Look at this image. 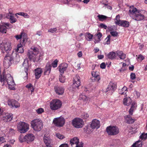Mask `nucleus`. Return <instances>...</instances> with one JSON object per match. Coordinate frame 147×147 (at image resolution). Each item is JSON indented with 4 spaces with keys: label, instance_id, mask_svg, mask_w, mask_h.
<instances>
[{
    "label": "nucleus",
    "instance_id": "f257e3e1",
    "mask_svg": "<svg viewBox=\"0 0 147 147\" xmlns=\"http://www.w3.org/2000/svg\"><path fill=\"white\" fill-rule=\"evenodd\" d=\"M38 49L36 47H31L28 50L27 55L31 61L34 62H40L42 59V55L39 54Z\"/></svg>",
    "mask_w": 147,
    "mask_h": 147
},
{
    "label": "nucleus",
    "instance_id": "f03ea898",
    "mask_svg": "<svg viewBox=\"0 0 147 147\" xmlns=\"http://www.w3.org/2000/svg\"><path fill=\"white\" fill-rule=\"evenodd\" d=\"M0 80L1 82L6 81L9 85V88L11 90H15V84L13 78L10 74H7L5 75H0Z\"/></svg>",
    "mask_w": 147,
    "mask_h": 147
},
{
    "label": "nucleus",
    "instance_id": "7ed1b4c3",
    "mask_svg": "<svg viewBox=\"0 0 147 147\" xmlns=\"http://www.w3.org/2000/svg\"><path fill=\"white\" fill-rule=\"evenodd\" d=\"M31 125L33 130L36 131H40L43 127L42 121L39 119H36L32 121Z\"/></svg>",
    "mask_w": 147,
    "mask_h": 147
},
{
    "label": "nucleus",
    "instance_id": "20e7f679",
    "mask_svg": "<svg viewBox=\"0 0 147 147\" xmlns=\"http://www.w3.org/2000/svg\"><path fill=\"white\" fill-rule=\"evenodd\" d=\"M29 128V125L24 122H20L17 125V128L21 133H24L28 131Z\"/></svg>",
    "mask_w": 147,
    "mask_h": 147
},
{
    "label": "nucleus",
    "instance_id": "39448f33",
    "mask_svg": "<svg viewBox=\"0 0 147 147\" xmlns=\"http://www.w3.org/2000/svg\"><path fill=\"white\" fill-rule=\"evenodd\" d=\"M147 17V12L143 10L138 11L133 16V19L137 21H140Z\"/></svg>",
    "mask_w": 147,
    "mask_h": 147
},
{
    "label": "nucleus",
    "instance_id": "423d86ee",
    "mask_svg": "<svg viewBox=\"0 0 147 147\" xmlns=\"http://www.w3.org/2000/svg\"><path fill=\"white\" fill-rule=\"evenodd\" d=\"M62 103L60 100L57 99L52 100L50 104L51 109L52 110H56L61 108Z\"/></svg>",
    "mask_w": 147,
    "mask_h": 147
},
{
    "label": "nucleus",
    "instance_id": "0eeeda50",
    "mask_svg": "<svg viewBox=\"0 0 147 147\" xmlns=\"http://www.w3.org/2000/svg\"><path fill=\"white\" fill-rule=\"evenodd\" d=\"M106 130L108 134L111 136L116 135L118 134L119 132V129L116 126L107 127Z\"/></svg>",
    "mask_w": 147,
    "mask_h": 147
},
{
    "label": "nucleus",
    "instance_id": "6e6552de",
    "mask_svg": "<svg viewBox=\"0 0 147 147\" xmlns=\"http://www.w3.org/2000/svg\"><path fill=\"white\" fill-rule=\"evenodd\" d=\"M13 59L10 54L8 53L6 55L3 61V65L5 68H7L11 65Z\"/></svg>",
    "mask_w": 147,
    "mask_h": 147
},
{
    "label": "nucleus",
    "instance_id": "1a4fd4ad",
    "mask_svg": "<svg viewBox=\"0 0 147 147\" xmlns=\"http://www.w3.org/2000/svg\"><path fill=\"white\" fill-rule=\"evenodd\" d=\"M53 123L56 126L62 127L65 124V120L63 117H61L56 118L54 119Z\"/></svg>",
    "mask_w": 147,
    "mask_h": 147
},
{
    "label": "nucleus",
    "instance_id": "9d476101",
    "mask_svg": "<svg viewBox=\"0 0 147 147\" xmlns=\"http://www.w3.org/2000/svg\"><path fill=\"white\" fill-rule=\"evenodd\" d=\"M72 124L75 127L77 128H81L83 126L84 121L80 118H76L73 120Z\"/></svg>",
    "mask_w": 147,
    "mask_h": 147
},
{
    "label": "nucleus",
    "instance_id": "9b49d317",
    "mask_svg": "<svg viewBox=\"0 0 147 147\" xmlns=\"http://www.w3.org/2000/svg\"><path fill=\"white\" fill-rule=\"evenodd\" d=\"M14 37L17 40L22 39V41H21V42L23 45L27 41V36L26 34L24 32H22L19 34L16 35L14 36Z\"/></svg>",
    "mask_w": 147,
    "mask_h": 147
},
{
    "label": "nucleus",
    "instance_id": "f8f14e48",
    "mask_svg": "<svg viewBox=\"0 0 147 147\" xmlns=\"http://www.w3.org/2000/svg\"><path fill=\"white\" fill-rule=\"evenodd\" d=\"M23 66L24 67V72L25 74V79H27V76L28 75V71L29 69V66L28 63V60L27 58H26L23 63Z\"/></svg>",
    "mask_w": 147,
    "mask_h": 147
},
{
    "label": "nucleus",
    "instance_id": "ddd939ff",
    "mask_svg": "<svg viewBox=\"0 0 147 147\" xmlns=\"http://www.w3.org/2000/svg\"><path fill=\"white\" fill-rule=\"evenodd\" d=\"M80 78L78 75H76L74 78L73 87V88H78L80 85Z\"/></svg>",
    "mask_w": 147,
    "mask_h": 147
},
{
    "label": "nucleus",
    "instance_id": "4468645a",
    "mask_svg": "<svg viewBox=\"0 0 147 147\" xmlns=\"http://www.w3.org/2000/svg\"><path fill=\"white\" fill-rule=\"evenodd\" d=\"M8 104L10 107L12 108L14 107L17 108L20 106L19 104L17 101L13 99L8 100Z\"/></svg>",
    "mask_w": 147,
    "mask_h": 147
},
{
    "label": "nucleus",
    "instance_id": "2eb2a0df",
    "mask_svg": "<svg viewBox=\"0 0 147 147\" xmlns=\"http://www.w3.org/2000/svg\"><path fill=\"white\" fill-rule=\"evenodd\" d=\"M68 67L67 64L63 63L61 64L57 68L61 73V74H63L65 71Z\"/></svg>",
    "mask_w": 147,
    "mask_h": 147
},
{
    "label": "nucleus",
    "instance_id": "dca6fc26",
    "mask_svg": "<svg viewBox=\"0 0 147 147\" xmlns=\"http://www.w3.org/2000/svg\"><path fill=\"white\" fill-rule=\"evenodd\" d=\"M13 117L12 114L5 113L3 114L2 119L4 121H10L12 119Z\"/></svg>",
    "mask_w": 147,
    "mask_h": 147
},
{
    "label": "nucleus",
    "instance_id": "f3484780",
    "mask_svg": "<svg viewBox=\"0 0 147 147\" xmlns=\"http://www.w3.org/2000/svg\"><path fill=\"white\" fill-rule=\"evenodd\" d=\"M11 24L8 23H4L2 25H0V32L5 33L7 31V27H9Z\"/></svg>",
    "mask_w": 147,
    "mask_h": 147
},
{
    "label": "nucleus",
    "instance_id": "a211bd4d",
    "mask_svg": "<svg viewBox=\"0 0 147 147\" xmlns=\"http://www.w3.org/2000/svg\"><path fill=\"white\" fill-rule=\"evenodd\" d=\"M35 138V136L32 134H28L25 136V139L27 143L32 142L34 140Z\"/></svg>",
    "mask_w": 147,
    "mask_h": 147
},
{
    "label": "nucleus",
    "instance_id": "6ab92c4d",
    "mask_svg": "<svg viewBox=\"0 0 147 147\" xmlns=\"http://www.w3.org/2000/svg\"><path fill=\"white\" fill-rule=\"evenodd\" d=\"M116 88V86L114 84L111 82L109 83L106 89V92L110 93H113Z\"/></svg>",
    "mask_w": 147,
    "mask_h": 147
},
{
    "label": "nucleus",
    "instance_id": "aec40b11",
    "mask_svg": "<svg viewBox=\"0 0 147 147\" xmlns=\"http://www.w3.org/2000/svg\"><path fill=\"white\" fill-rule=\"evenodd\" d=\"M51 67L52 66H51V63L50 62H48L47 63L44 70V74L45 75H48L50 74L51 70Z\"/></svg>",
    "mask_w": 147,
    "mask_h": 147
},
{
    "label": "nucleus",
    "instance_id": "412c9836",
    "mask_svg": "<svg viewBox=\"0 0 147 147\" xmlns=\"http://www.w3.org/2000/svg\"><path fill=\"white\" fill-rule=\"evenodd\" d=\"M91 127L93 129H98L100 127V123L99 121L96 119L93 120L92 121L90 124Z\"/></svg>",
    "mask_w": 147,
    "mask_h": 147
},
{
    "label": "nucleus",
    "instance_id": "4be33fe9",
    "mask_svg": "<svg viewBox=\"0 0 147 147\" xmlns=\"http://www.w3.org/2000/svg\"><path fill=\"white\" fill-rule=\"evenodd\" d=\"M137 131V127H133L130 126H128L127 127L125 130V132L126 133H131V134H133L136 133Z\"/></svg>",
    "mask_w": 147,
    "mask_h": 147
},
{
    "label": "nucleus",
    "instance_id": "5701e85b",
    "mask_svg": "<svg viewBox=\"0 0 147 147\" xmlns=\"http://www.w3.org/2000/svg\"><path fill=\"white\" fill-rule=\"evenodd\" d=\"M3 48L4 50L6 52H8L10 51L11 49V42L9 41H6L3 42Z\"/></svg>",
    "mask_w": 147,
    "mask_h": 147
},
{
    "label": "nucleus",
    "instance_id": "b1692460",
    "mask_svg": "<svg viewBox=\"0 0 147 147\" xmlns=\"http://www.w3.org/2000/svg\"><path fill=\"white\" fill-rule=\"evenodd\" d=\"M92 77L91 78V80L92 81L98 82L100 80L98 72L93 71L92 72Z\"/></svg>",
    "mask_w": 147,
    "mask_h": 147
},
{
    "label": "nucleus",
    "instance_id": "393cba45",
    "mask_svg": "<svg viewBox=\"0 0 147 147\" xmlns=\"http://www.w3.org/2000/svg\"><path fill=\"white\" fill-rule=\"evenodd\" d=\"M42 71L41 68H38L35 70V75L36 79H38L41 75Z\"/></svg>",
    "mask_w": 147,
    "mask_h": 147
},
{
    "label": "nucleus",
    "instance_id": "a878e982",
    "mask_svg": "<svg viewBox=\"0 0 147 147\" xmlns=\"http://www.w3.org/2000/svg\"><path fill=\"white\" fill-rule=\"evenodd\" d=\"M123 102L124 105L129 106L132 102V100L130 97H126L123 99Z\"/></svg>",
    "mask_w": 147,
    "mask_h": 147
},
{
    "label": "nucleus",
    "instance_id": "bb28decb",
    "mask_svg": "<svg viewBox=\"0 0 147 147\" xmlns=\"http://www.w3.org/2000/svg\"><path fill=\"white\" fill-rule=\"evenodd\" d=\"M137 103L135 102L132 103L131 108L129 111V115H132L134 111L136 109L137 107Z\"/></svg>",
    "mask_w": 147,
    "mask_h": 147
},
{
    "label": "nucleus",
    "instance_id": "cd10ccee",
    "mask_svg": "<svg viewBox=\"0 0 147 147\" xmlns=\"http://www.w3.org/2000/svg\"><path fill=\"white\" fill-rule=\"evenodd\" d=\"M120 18L119 15H117L115 18V21L116 24L120 26L122 24L123 20H120Z\"/></svg>",
    "mask_w": 147,
    "mask_h": 147
},
{
    "label": "nucleus",
    "instance_id": "c85d7f7f",
    "mask_svg": "<svg viewBox=\"0 0 147 147\" xmlns=\"http://www.w3.org/2000/svg\"><path fill=\"white\" fill-rule=\"evenodd\" d=\"M126 122L127 123H133L134 122V120L132 119L130 115H127L125 117Z\"/></svg>",
    "mask_w": 147,
    "mask_h": 147
},
{
    "label": "nucleus",
    "instance_id": "c756f323",
    "mask_svg": "<svg viewBox=\"0 0 147 147\" xmlns=\"http://www.w3.org/2000/svg\"><path fill=\"white\" fill-rule=\"evenodd\" d=\"M64 89L61 87L56 88L55 91L59 95H61L64 92Z\"/></svg>",
    "mask_w": 147,
    "mask_h": 147
},
{
    "label": "nucleus",
    "instance_id": "7c9ffc66",
    "mask_svg": "<svg viewBox=\"0 0 147 147\" xmlns=\"http://www.w3.org/2000/svg\"><path fill=\"white\" fill-rule=\"evenodd\" d=\"M16 51L18 53H21L24 52V50L23 48L22 45L21 43L18 44L17 45V48L16 49Z\"/></svg>",
    "mask_w": 147,
    "mask_h": 147
},
{
    "label": "nucleus",
    "instance_id": "2f4dec72",
    "mask_svg": "<svg viewBox=\"0 0 147 147\" xmlns=\"http://www.w3.org/2000/svg\"><path fill=\"white\" fill-rule=\"evenodd\" d=\"M107 57L110 59H113L116 57V54L114 52H110L107 55Z\"/></svg>",
    "mask_w": 147,
    "mask_h": 147
},
{
    "label": "nucleus",
    "instance_id": "473e14b6",
    "mask_svg": "<svg viewBox=\"0 0 147 147\" xmlns=\"http://www.w3.org/2000/svg\"><path fill=\"white\" fill-rule=\"evenodd\" d=\"M139 10H137L136 8L132 6L130 8L129 10V11L130 13L133 16Z\"/></svg>",
    "mask_w": 147,
    "mask_h": 147
},
{
    "label": "nucleus",
    "instance_id": "72a5a7b5",
    "mask_svg": "<svg viewBox=\"0 0 147 147\" xmlns=\"http://www.w3.org/2000/svg\"><path fill=\"white\" fill-rule=\"evenodd\" d=\"M70 142L71 145L74 144H76V145L78 143H79V139L78 138L74 137L71 139Z\"/></svg>",
    "mask_w": 147,
    "mask_h": 147
},
{
    "label": "nucleus",
    "instance_id": "f704fd0d",
    "mask_svg": "<svg viewBox=\"0 0 147 147\" xmlns=\"http://www.w3.org/2000/svg\"><path fill=\"white\" fill-rule=\"evenodd\" d=\"M43 140L44 142L46 144V146H48L50 145L51 143V140L49 137L44 136L43 138Z\"/></svg>",
    "mask_w": 147,
    "mask_h": 147
},
{
    "label": "nucleus",
    "instance_id": "c9c22d12",
    "mask_svg": "<svg viewBox=\"0 0 147 147\" xmlns=\"http://www.w3.org/2000/svg\"><path fill=\"white\" fill-rule=\"evenodd\" d=\"M93 129L90 126H86L84 129V131L87 134H90L93 132Z\"/></svg>",
    "mask_w": 147,
    "mask_h": 147
},
{
    "label": "nucleus",
    "instance_id": "e433bc0d",
    "mask_svg": "<svg viewBox=\"0 0 147 147\" xmlns=\"http://www.w3.org/2000/svg\"><path fill=\"white\" fill-rule=\"evenodd\" d=\"M117 55L121 59H123L125 58V54L123 53L122 51H117Z\"/></svg>",
    "mask_w": 147,
    "mask_h": 147
},
{
    "label": "nucleus",
    "instance_id": "4c0bfd02",
    "mask_svg": "<svg viewBox=\"0 0 147 147\" xmlns=\"http://www.w3.org/2000/svg\"><path fill=\"white\" fill-rule=\"evenodd\" d=\"M127 92V88L124 86L121 89L119 90V93L121 95L125 94Z\"/></svg>",
    "mask_w": 147,
    "mask_h": 147
},
{
    "label": "nucleus",
    "instance_id": "58836bf2",
    "mask_svg": "<svg viewBox=\"0 0 147 147\" xmlns=\"http://www.w3.org/2000/svg\"><path fill=\"white\" fill-rule=\"evenodd\" d=\"M79 99L80 100H83L85 102H87L88 100V98L84 94H81L80 95Z\"/></svg>",
    "mask_w": 147,
    "mask_h": 147
},
{
    "label": "nucleus",
    "instance_id": "ea45409f",
    "mask_svg": "<svg viewBox=\"0 0 147 147\" xmlns=\"http://www.w3.org/2000/svg\"><path fill=\"white\" fill-rule=\"evenodd\" d=\"M142 146V142L140 141H137L132 145V147H141Z\"/></svg>",
    "mask_w": 147,
    "mask_h": 147
},
{
    "label": "nucleus",
    "instance_id": "a19ab883",
    "mask_svg": "<svg viewBox=\"0 0 147 147\" xmlns=\"http://www.w3.org/2000/svg\"><path fill=\"white\" fill-rule=\"evenodd\" d=\"M97 17H98L99 20L101 21H104V20L106 19L107 18V17L106 16L100 14H99L97 16Z\"/></svg>",
    "mask_w": 147,
    "mask_h": 147
},
{
    "label": "nucleus",
    "instance_id": "79ce46f5",
    "mask_svg": "<svg viewBox=\"0 0 147 147\" xmlns=\"http://www.w3.org/2000/svg\"><path fill=\"white\" fill-rule=\"evenodd\" d=\"M129 26V22L125 21L123 20L122 24L120 26H122L125 27H128Z\"/></svg>",
    "mask_w": 147,
    "mask_h": 147
},
{
    "label": "nucleus",
    "instance_id": "37998d69",
    "mask_svg": "<svg viewBox=\"0 0 147 147\" xmlns=\"http://www.w3.org/2000/svg\"><path fill=\"white\" fill-rule=\"evenodd\" d=\"M147 138V133H143L140 136V139L144 140Z\"/></svg>",
    "mask_w": 147,
    "mask_h": 147
},
{
    "label": "nucleus",
    "instance_id": "c03bdc74",
    "mask_svg": "<svg viewBox=\"0 0 147 147\" xmlns=\"http://www.w3.org/2000/svg\"><path fill=\"white\" fill-rule=\"evenodd\" d=\"M10 18L9 19L11 23L13 24L15 23L17 21V19L13 16V15H12L11 16H10Z\"/></svg>",
    "mask_w": 147,
    "mask_h": 147
},
{
    "label": "nucleus",
    "instance_id": "a18cd8bd",
    "mask_svg": "<svg viewBox=\"0 0 147 147\" xmlns=\"http://www.w3.org/2000/svg\"><path fill=\"white\" fill-rule=\"evenodd\" d=\"M19 140L21 142H26L25 139V136H24L23 135H20L19 138Z\"/></svg>",
    "mask_w": 147,
    "mask_h": 147
},
{
    "label": "nucleus",
    "instance_id": "49530a36",
    "mask_svg": "<svg viewBox=\"0 0 147 147\" xmlns=\"http://www.w3.org/2000/svg\"><path fill=\"white\" fill-rule=\"evenodd\" d=\"M65 78L64 76H63L62 74H60L59 77V80L60 82L64 83L65 82Z\"/></svg>",
    "mask_w": 147,
    "mask_h": 147
},
{
    "label": "nucleus",
    "instance_id": "de8ad7c7",
    "mask_svg": "<svg viewBox=\"0 0 147 147\" xmlns=\"http://www.w3.org/2000/svg\"><path fill=\"white\" fill-rule=\"evenodd\" d=\"M86 36V37L88 38L89 39V40L90 41V40L92 39L93 35L91 34L90 33H87L85 34Z\"/></svg>",
    "mask_w": 147,
    "mask_h": 147
},
{
    "label": "nucleus",
    "instance_id": "09e8293b",
    "mask_svg": "<svg viewBox=\"0 0 147 147\" xmlns=\"http://www.w3.org/2000/svg\"><path fill=\"white\" fill-rule=\"evenodd\" d=\"M58 61L57 59H55L51 64V65H52V66L53 67H56L57 65V62Z\"/></svg>",
    "mask_w": 147,
    "mask_h": 147
},
{
    "label": "nucleus",
    "instance_id": "8fccbe9b",
    "mask_svg": "<svg viewBox=\"0 0 147 147\" xmlns=\"http://www.w3.org/2000/svg\"><path fill=\"white\" fill-rule=\"evenodd\" d=\"M13 61L16 63L19 62L20 61V56L18 55H16Z\"/></svg>",
    "mask_w": 147,
    "mask_h": 147
},
{
    "label": "nucleus",
    "instance_id": "3c124183",
    "mask_svg": "<svg viewBox=\"0 0 147 147\" xmlns=\"http://www.w3.org/2000/svg\"><path fill=\"white\" fill-rule=\"evenodd\" d=\"M56 136L57 138L60 139H63L64 137L63 136L59 133H57Z\"/></svg>",
    "mask_w": 147,
    "mask_h": 147
},
{
    "label": "nucleus",
    "instance_id": "603ef678",
    "mask_svg": "<svg viewBox=\"0 0 147 147\" xmlns=\"http://www.w3.org/2000/svg\"><path fill=\"white\" fill-rule=\"evenodd\" d=\"M110 34L111 35L114 37H116L117 36L118 33L116 31H111Z\"/></svg>",
    "mask_w": 147,
    "mask_h": 147
},
{
    "label": "nucleus",
    "instance_id": "864d4df0",
    "mask_svg": "<svg viewBox=\"0 0 147 147\" xmlns=\"http://www.w3.org/2000/svg\"><path fill=\"white\" fill-rule=\"evenodd\" d=\"M81 117L82 118L86 119L89 117V115L87 113H84L82 114Z\"/></svg>",
    "mask_w": 147,
    "mask_h": 147
},
{
    "label": "nucleus",
    "instance_id": "5fc2aeb1",
    "mask_svg": "<svg viewBox=\"0 0 147 147\" xmlns=\"http://www.w3.org/2000/svg\"><path fill=\"white\" fill-rule=\"evenodd\" d=\"M36 111L38 114H39L42 113V112H44V110L42 108H40L36 110Z\"/></svg>",
    "mask_w": 147,
    "mask_h": 147
},
{
    "label": "nucleus",
    "instance_id": "6e6d98bb",
    "mask_svg": "<svg viewBox=\"0 0 147 147\" xmlns=\"http://www.w3.org/2000/svg\"><path fill=\"white\" fill-rule=\"evenodd\" d=\"M57 30V29L56 28H54L48 30V32H51V33H53L54 32H55Z\"/></svg>",
    "mask_w": 147,
    "mask_h": 147
},
{
    "label": "nucleus",
    "instance_id": "4d7b16f0",
    "mask_svg": "<svg viewBox=\"0 0 147 147\" xmlns=\"http://www.w3.org/2000/svg\"><path fill=\"white\" fill-rule=\"evenodd\" d=\"M110 37H111V36L110 35H109L107 36V37L105 39V40H107L106 43L108 45L110 44Z\"/></svg>",
    "mask_w": 147,
    "mask_h": 147
},
{
    "label": "nucleus",
    "instance_id": "13d9d810",
    "mask_svg": "<svg viewBox=\"0 0 147 147\" xmlns=\"http://www.w3.org/2000/svg\"><path fill=\"white\" fill-rule=\"evenodd\" d=\"M130 78L132 80H134L136 78V75L134 73H132L130 74Z\"/></svg>",
    "mask_w": 147,
    "mask_h": 147
},
{
    "label": "nucleus",
    "instance_id": "bf43d9fd",
    "mask_svg": "<svg viewBox=\"0 0 147 147\" xmlns=\"http://www.w3.org/2000/svg\"><path fill=\"white\" fill-rule=\"evenodd\" d=\"M15 132V131L13 129H9V133L10 135H12L13 134H14Z\"/></svg>",
    "mask_w": 147,
    "mask_h": 147
},
{
    "label": "nucleus",
    "instance_id": "052dcab7",
    "mask_svg": "<svg viewBox=\"0 0 147 147\" xmlns=\"http://www.w3.org/2000/svg\"><path fill=\"white\" fill-rule=\"evenodd\" d=\"M5 142V139L3 137H0V143H2Z\"/></svg>",
    "mask_w": 147,
    "mask_h": 147
},
{
    "label": "nucleus",
    "instance_id": "680f3d73",
    "mask_svg": "<svg viewBox=\"0 0 147 147\" xmlns=\"http://www.w3.org/2000/svg\"><path fill=\"white\" fill-rule=\"evenodd\" d=\"M138 58L139 59L140 61H142L144 59V57L141 55H140L138 57Z\"/></svg>",
    "mask_w": 147,
    "mask_h": 147
},
{
    "label": "nucleus",
    "instance_id": "e2e57ef3",
    "mask_svg": "<svg viewBox=\"0 0 147 147\" xmlns=\"http://www.w3.org/2000/svg\"><path fill=\"white\" fill-rule=\"evenodd\" d=\"M12 15H13L12 13L9 12V13L7 14L6 17L8 19H9L10 18V16H11Z\"/></svg>",
    "mask_w": 147,
    "mask_h": 147
},
{
    "label": "nucleus",
    "instance_id": "0e129e2a",
    "mask_svg": "<svg viewBox=\"0 0 147 147\" xmlns=\"http://www.w3.org/2000/svg\"><path fill=\"white\" fill-rule=\"evenodd\" d=\"M105 67L106 65L104 63H102L100 65V67L102 69H105Z\"/></svg>",
    "mask_w": 147,
    "mask_h": 147
},
{
    "label": "nucleus",
    "instance_id": "69168bd1",
    "mask_svg": "<svg viewBox=\"0 0 147 147\" xmlns=\"http://www.w3.org/2000/svg\"><path fill=\"white\" fill-rule=\"evenodd\" d=\"M98 39L100 40L102 36V34L101 33L99 32L96 35Z\"/></svg>",
    "mask_w": 147,
    "mask_h": 147
},
{
    "label": "nucleus",
    "instance_id": "338daca9",
    "mask_svg": "<svg viewBox=\"0 0 147 147\" xmlns=\"http://www.w3.org/2000/svg\"><path fill=\"white\" fill-rule=\"evenodd\" d=\"M83 143L80 142V143H78L76 145V147H83Z\"/></svg>",
    "mask_w": 147,
    "mask_h": 147
},
{
    "label": "nucleus",
    "instance_id": "774afa93",
    "mask_svg": "<svg viewBox=\"0 0 147 147\" xmlns=\"http://www.w3.org/2000/svg\"><path fill=\"white\" fill-rule=\"evenodd\" d=\"M24 18H29L30 16H29L28 14L27 13H24L23 14V16Z\"/></svg>",
    "mask_w": 147,
    "mask_h": 147
}]
</instances>
